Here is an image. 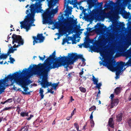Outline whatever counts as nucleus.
<instances>
[{
  "mask_svg": "<svg viewBox=\"0 0 131 131\" xmlns=\"http://www.w3.org/2000/svg\"><path fill=\"white\" fill-rule=\"evenodd\" d=\"M46 61L43 63H40L37 65L34 64L32 70H37V74L39 76L44 75V77H47L48 72L50 70L58 68L62 66L67 69L69 65L66 56L56 58V60L52 61Z\"/></svg>",
  "mask_w": 131,
  "mask_h": 131,
  "instance_id": "nucleus-1",
  "label": "nucleus"
},
{
  "mask_svg": "<svg viewBox=\"0 0 131 131\" xmlns=\"http://www.w3.org/2000/svg\"><path fill=\"white\" fill-rule=\"evenodd\" d=\"M33 67L30 65L28 69L25 68L23 69L21 72L19 71V72H16L13 74H10L7 77H5V79L0 80V86L2 84H4L8 82L9 80L12 81L14 80L17 84L24 87L32 83L28 78H30L34 74L36 73L34 70L37 71V70H32ZM37 71H36V72Z\"/></svg>",
  "mask_w": 131,
  "mask_h": 131,
  "instance_id": "nucleus-2",
  "label": "nucleus"
},
{
  "mask_svg": "<svg viewBox=\"0 0 131 131\" xmlns=\"http://www.w3.org/2000/svg\"><path fill=\"white\" fill-rule=\"evenodd\" d=\"M41 4L39 2H37L34 4H32L30 5V9L26 11V13L27 15L25 16L24 20L20 22L21 29L24 28L27 32L31 26H35V24H32L35 21L34 19L35 14L36 13H38L42 12L43 11L41 9Z\"/></svg>",
  "mask_w": 131,
  "mask_h": 131,
  "instance_id": "nucleus-3",
  "label": "nucleus"
},
{
  "mask_svg": "<svg viewBox=\"0 0 131 131\" xmlns=\"http://www.w3.org/2000/svg\"><path fill=\"white\" fill-rule=\"evenodd\" d=\"M70 14V13H66L64 14V16H67L66 18H65L64 16L61 15L59 20V24H57L58 26V25L62 26L61 32L63 34H65L68 32H73L77 29V27H74L75 26H78L76 25V20H75L71 17H69Z\"/></svg>",
  "mask_w": 131,
  "mask_h": 131,
  "instance_id": "nucleus-4",
  "label": "nucleus"
},
{
  "mask_svg": "<svg viewBox=\"0 0 131 131\" xmlns=\"http://www.w3.org/2000/svg\"><path fill=\"white\" fill-rule=\"evenodd\" d=\"M54 6H53L52 8ZM48 8L45 10V11L42 14L43 17V24H48L49 25H52L54 24V22L51 19L52 15L57 13L58 11V8L57 7L55 9H52L51 11H50V9Z\"/></svg>",
  "mask_w": 131,
  "mask_h": 131,
  "instance_id": "nucleus-5",
  "label": "nucleus"
},
{
  "mask_svg": "<svg viewBox=\"0 0 131 131\" xmlns=\"http://www.w3.org/2000/svg\"><path fill=\"white\" fill-rule=\"evenodd\" d=\"M117 63L118 64L116 67H114V63L113 61H110L107 63V67L111 70L113 71V70H115L116 71V79L119 78V74L121 72V71L122 70V71H123L125 69V68L123 70L124 65V63L122 61H121L119 63L117 62Z\"/></svg>",
  "mask_w": 131,
  "mask_h": 131,
  "instance_id": "nucleus-6",
  "label": "nucleus"
},
{
  "mask_svg": "<svg viewBox=\"0 0 131 131\" xmlns=\"http://www.w3.org/2000/svg\"><path fill=\"white\" fill-rule=\"evenodd\" d=\"M66 56L69 65L73 64L75 61L78 59H81L83 62L85 60L82 55H78L76 53H69Z\"/></svg>",
  "mask_w": 131,
  "mask_h": 131,
  "instance_id": "nucleus-7",
  "label": "nucleus"
},
{
  "mask_svg": "<svg viewBox=\"0 0 131 131\" xmlns=\"http://www.w3.org/2000/svg\"><path fill=\"white\" fill-rule=\"evenodd\" d=\"M12 38L13 39L12 43L13 44H14L15 43H17L18 44L17 45L15 44L13 46V48H17L23 45L24 41L21 36L13 34L12 36Z\"/></svg>",
  "mask_w": 131,
  "mask_h": 131,
  "instance_id": "nucleus-8",
  "label": "nucleus"
},
{
  "mask_svg": "<svg viewBox=\"0 0 131 131\" xmlns=\"http://www.w3.org/2000/svg\"><path fill=\"white\" fill-rule=\"evenodd\" d=\"M41 76L42 77V81L40 83V84L42 87L45 88L48 86H51L53 88L54 90L56 89L58 85V83L52 84L51 82H49L48 81L47 77H45L44 75H42Z\"/></svg>",
  "mask_w": 131,
  "mask_h": 131,
  "instance_id": "nucleus-9",
  "label": "nucleus"
},
{
  "mask_svg": "<svg viewBox=\"0 0 131 131\" xmlns=\"http://www.w3.org/2000/svg\"><path fill=\"white\" fill-rule=\"evenodd\" d=\"M98 0H87V2L88 5V9L90 10V12H91L90 9L93 7L95 6L97 8L102 9V2L99 3Z\"/></svg>",
  "mask_w": 131,
  "mask_h": 131,
  "instance_id": "nucleus-10",
  "label": "nucleus"
},
{
  "mask_svg": "<svg viewBox=\"0 0 131 131\" xmlns=\"http://www.w3.org/2000/svg\"><path fill=\"white\" fill-rule=\"evenodd\" d=\"M45 37L42 36V34H38L37 37L33 36L32 37V38L34 40L33 41V45H34L35 43H38V40H39V42L40 43L43 42L45 39Z\"/></svg>",
  "mask_w": 131,
  "mask_h": 131,
  "instance_id": "nucleus-11",
  "label": "nucleus"
},
{
  "mask_svg": "<svg viewBox=\"0 0 131 131\" xmlns=\"http://www.w3.org/2000/svg\"><path fill=\"white\" fill-rule=\"evenodd\" d=\"M110 108H112L115 106L117 105L119 102V100L118 99H114L113 100H111Z\"/></svg>",
  "mask_w": 131,
  "mask_h": 131,
  "instance_id": "nucleus-12",
  "label": "nucleus"
},
{
  "mask_svg": "<svg viewBox=\"0 0 131 131\" xmlns=\"http://www.w3.org/2000/svg\"><path fill=\"white\" fill-rule=\"evenodd\" d=\"M59 0H47L48 2V6L51 8L54 6L58 2Z\"/></svg>",
  "mask_w": 131,
  "mask_h": 131,
  "instance_id": "nucleus-13",
  "label": "nucleus"
},
{
  "mask_svg": "<svg viewBox=\"0 0 131 131\" xmlns=\"http://www.w3.org/2000/svg\"><path fill=\"white\" fill-rule=\"evenodd\" d=\"M56 54V52L55 51H54L52 53V54L50 55L49 57L47 58L46 60V61H47V62H48V61H53L54 60H56L55 57Z\"/></svg>",
  "mask_w": 131,
  "mask_h": 131,
  "instance_id": "nucleus-14",
  "label": "nucleus"
},
{
  "mask_svg": "<svg viewBox=\"0 0 131 131\" xmlns=\"http://www.w3.org/2000/svg\"><path fill=\"white\" fill-rule=\"evenodd\" d=\"M123 55L127 58H131V49H129L126 51L124 52L123 53Z\"/></svg>",
  "mask_w": 131,
  "mask_h": 131,
  "instance_id": "nucleus-15",
  "label": "nucleus"
},
{
  "mask_svg": "<svg viewBox=\"0 0 131 131\" xmlns=\"http://www.w3.org/2000/svg\"><path fill=\"white\" fill-rule=\"evenodd\" d=\"M112 128H114V122L113 118H110L108 120V124L107 125Z\"/></svg>",
  "mask_w": 131,
  "mask_h": 131,
  "instance_id": "nucleus-16",
  "label": "nucleus"
},
{
  "mask_svg": "<svg viewBox=\"0 0 131 131\" xmlns=\"http://www.w3.org/2000/svg\"><path fill=\"white\" fill-rule=\"evenodd\" d=\"M99 40L97 41V44H101L103 42H106V40H110V38L108 39H104V38L101 36H100L99 37Z\"/></svg>",
  "mask_w": 131,
  "mask_h": 131,
  "instance_id": "nucleus-17",
  "label": "nucleus"
},
{
  "mask_svg": "<svg viewBox=\"0 0 131 131\" xmlns=\"http://www.w3.org/2000/svg\"><path fill=\"white\" fill-rule=\"evenodd\" d=\"M70 3V4H72V2L70 0H64V7H67V8L69 10L70 9L72 8L71 6H68V4Z\"/></svg>",
  "mask_w": 131,
  "mask_h": 131,
  "instance_id": "nucleus-18",
  "label": "nucleus"
},
{
  "mask_svg": "<svg viewBox=\"0 0 131 131\" xmlns=\"http://www.w3.org/2000/svg\"><path fill=\"white\" fill-rule=\"evenodd\" d=\"M123 114L120 113L116 115V121L118 122L121 121L122 119Z\"/></svg>",
  "mask_w": 131,
  "mask_h": 131,
  "instance_id": "nucleus-19",
  "label": "nucleus"
},
{
  "mask_svg": "<svg viewBox=\"0 0 131 131\" xmlns=\"http://www.w3.org/2000/svg\"><path fill=\"white\" fill-rule=\"evenodd\" d=\"M29 128V126L28 125H25L23 127H22L20 129L21 131H28Z\"/></svg>",
  "mask_w": 131,
  "mask_h": 131,
  "instance_id": "nucleus-20",
  "label": "nucleus"
},
{
  "mask_svg": "<svg viewBox=\"0 0 131 131\" xmlns=\"http://www.w3.org/2000/svg\"><path fill=\"white\" fill-rule=\"evenodd\" d=\"M24 89V91L25 92H23V94L25 95L27 94H29L30 93V92H26L28 90V88L27 87H26V86H24V87H22Z\"/></svg>",
  "mask_w": 131,
  "mask_h": 131,
  "instance_id": "nucleus-21",
  "label": "nucleus"
},
{
  "mask_svg": "<svg viewBox=\"0 0 131 131\" xmlns=\"http://www.w3.org/2000/svg\"><path fill=\"white\" fill-rule=\"evenodd\" d=\"M28 112H22L20 113V116L22 117H24L25 116H28Z\"/></svg>",
  "mask_w": 131,
  "mask_h": 131,
  "instance_id": "nucleus-22",
  "label": "nucleus"
},
{
  "mask_svg": "<svg viewBox=\"0 0 131 131\" xmlns=\"http://www.w3.org/2000/svg\"><path fill=\"white\" fill-rule=\"evenodd\" d=\"M120 88L119 87H117L114 90V92L116 95L118 94L120 92Z\"/></svg>",
  "mask_w": 131,
  "mask_h": 131,
  "instance_id": "nucleus-23",
  "label": "nucleus"
},
{
  "mask_svg": "<svg viewBox=\"0 0 131 131\" xmlns=\"http://www.w3.org/2000/svg\"><path fill=\"white\" fill-rule=\"evenodd\" d=\"M67 39V41H68L70 40H71L72 41V44H76V40L73 41V38L71 36H69L68 37V38Z\"/></svg>",
  "mask_w": 131,
  "mask_h": 131,
  "instance_id": "nucleus-24",
  "label": "nucleus"
},
{
  "mask_svg": "<svg viewBox=\"0 0 131 131\" xmlns=\"http://www.w3.org/2000/svg\"><path fill=\"white\" fill-rule=\"evenodd\" d=\"M92 80L94 84H95L97 83L98 80L97 79H96L95 77L94 76H92Z\"/></svg>",
  "mask_w": 131,
  "mask_h": 131,
  "instance_id": "nucleus-25",
  "label": "nucleus"
},
{
  "mask_svg": "<svg viewBox=\"0 0 131 131\" xmlns=\"http://www.w3.org/2000/svg\"><path fill=\"white\" fill-rule=\"evenodd\" d=\"M106 28V26H104V24H102L99 26V29L102 30H104V28Z\"/></svg>",
  "mask_w": 131,
  "mask_h": 131,
  "instance_id": "nucleus-26",
  "label": "nucleus"
},
{
  "mask_svg": "<svg viewBox=\"0 0 131 131\" xmlns=\"http://www.w3.org/2000/svg\"><path fill=\"white\" fill-rule=\"evenodd\" d=\"M90 49L91 50V52H92L93 51L94 52H95L96 51V47L93 45H91L90 47Z\"/></svg>",
  "mask_w": 131,
  "mask_h": 131,
  "instance_id": "nucleus-27",
  "label": "nucleus"
},
{
  "mask_svg": "<svg viewBox=\"0 0 131 131\" xmlns=\"http://www.w3.org/2000/svg\"><path fill=\"white\" fill-rule=\"evenodd\" d=\"M80 90L82 92L85 93L86 91V90L85 88L83 87H80L79 88Z\"/></svg>",
  "mask_w": 131,
  "mask_h": 131,
  "instance_id": "nucleus-28",
  "label": "nucleus"
},
{
  "mask_svg": "<svg viewBox=\"0 0 131 131\" xmlns=\"http://www.w3.org/2000/svg\"><path fill=\"white\" fill-rule=\"evenodd\" d=\"M96 109V107L94 105L92 106L91 107L89 108V111H91L93 110H95Z\"/></svg>",
  "mask_w": 131,
  "mask_h": 131,
  "instance_id": "nucleus-29",
  "label": "nucleus"
},
{
  "mask_svg": "<svg viewBox=\"0 0 131 131\" xmlns=\"http://www.w3.org/2000/svg\"><path fill=\"white\" fill-rule=\"evenodd\" d=\"M107 15L108 14L107 13L104 12L103 13V15L101 16V17L104 19L105 17L106 16H107Z\"/></svg>",
  "mask_w": 131,
  "mask_h": 131,
  "instance_id": "nucleus-30",
  "label": "nucleus"
},
{
  "mask_svg": "<svg viewBox=\"0 0 131 131\" xmlns=\"http://www.w3.org/2000/svg\"><path fill=\"white\" fill-rule=\"evenodd\" d=\"M126 64L128 66H131V59H130L126 63Z\"/></svg>",
  "mask_w": 131,
  "mask_h": 131,
  "instance_id": "nucleus-31",
  "label": "nucleus"
},
{
  "mask_svg": "<svg viewBox=\"0 0 131 131\" xmlns=\"http://www.w3.org/2000/svg\"><path fill=\"white\" fill-rule=\"evenodd\" d=\"M96 85V87L99 90L100 88V87L101 86L102 84L101 83H99L98 84L97 83L95 84Z\"/></svg>",
  "mask_w": 131,
  "mask_h": 131,
  "instance_id": "nucleus-32",
  "label": "nucleus"
},
{
  "mask_svg": "<svg viewBox=\"0 0 131 131\" xmlns=\"http://www.w3.org/2000/svg\"><path fill=\"white\" fill-rule=\"evenodd\" d=\"M12 107H6L3 108L2 110V111H5L6 110H9L12 109Z\"/></svg>",
  "mask_w": 131,
  "mask_h": 131,
  "instance_id": "nucleus-33",
  "label": "nucleus"
},
{
  "mask_svg": "<svg viewBox=\"0 0 131 131\" xmlns=\"http://www.w3.org/2000/svg\"><path fill=\"white\" fill-rule=\"evenodd\" d=\"M10 58H9V59L10 60V62L11 63H13V62H14L15 61L14 59L13 58H12V57H10L11 56V55H9Z\"/></svg>",
  "mask_w": 131,
  "mask_h": 131,
  "instance_id": "nucleus-34",
  "label": "nucleus"
},
{
  "mask_svg": "<svg viewBox=\"0 0 131 131\" xmlns=\"http://www.w3.org/2000/svg\"><path fill=\"white\" fill-rule=\"evenodd\" d=\"M109 47V46H108V45H106V46L105 47H104L103 48H104V50H102V51L103 53L104 52V50H106V49H107Z\"/></svg>",
  "mask_w": 131,
  "mask_h": 131,
  "instance_id": "nucleus-35",
  "label": "nucleus"
},
{
  "mask_svg": "<svg viewBox=\"0 0 131 131\" xmlns=\"http://www.w3.org/2000/svg\"><path fill=\"white\" fill-rule=\"evenodd\" d=\"M90 123L91 124V126L92 127H93L94 126V123L93 119H92L91 120Z\"/></svg>",
  "mask_w": 131,
  "mask_h": 131,
  "instance_id": "nucleus-36",
  "label": "nucleus"
},
{
  "mask_svg": "<svg viewBox=\"0 0 131 131\" xmlns=\"http://www.w3.org/2000/svg\"><path fill=\"white\" fill-rule=\"evenodd\" d=\"M12 47H13L12 46L9 49V51L11 53H13L14 52Z\"/></svg>",
  "mask_w": 131,
  "mask_h": 131,
  "instance_id": "nucleus-37",
  "label": "nucleus"
},
{
  "mask_svg": "<svg viewBox=\"0 0 131 131\" xmlns=\"http://www.w3.org/2000/svg\"><path fill=\"white\" fill-rule=\"evenodd\" d=\"M128 124L129 126L130 127H131V118L129 119L128 122Z\"/></svg>",
  "mask_w": 131,
  "mask_h": 131,
  "instance_id": "nucleus-38",
  "label": "nucleus"
},
{
  "mask_svg": "<svg viewBox=\"0 0 131 131\" xmlns=\"http://www.w3.org/2000/svg\"><path fill=\"white\" fill-rule=\"evenodd\" d=\"M48 92L49 93H50L51 94H53L54 93V91H52L53 90V88H51L50 90H48Z\"/></svg>",
  "mask_w": 131,
  "mask_h": 131,
  "instance_id": "nucleus-39",
  "label": "nucleus"
},
{
  "mask_svg": "<svg viewBox=\"0 0 131 131\" xmlns=\"http://www.w3.org/2000/svg\"><path fill=\"white\" fill-rule=\"evenodd\" d=\"M67 39L66 38H63V39L62 42V45H64L66 42H67Z\"/></svg>",
  "mask_w": 131,
  "mask_h": 131,
  "instance_id": "nucleus-40",
  "label": "nucleus"
},
{
  "mask_svg": "<svg viewBox=\"0 0 131 131\" xmlns=\"http://www.w3.org/2000/svg\"><path fill=\"white\" fill-rule=\"evenodd\" d=\"M114 96V94H111L110 96V98L111 99V100H113L114 99H113Z\"/></svg>",
  "mask_w": 131,
  "mask_h": 131,
  "instance_id": "nucleus-41",
  "label": "nucleus"
},
{
  "mask_svg": "<svg viewBox=\"0 0 131 131\" xmlns=\"http://www.w3.org/2000/svg\"><path fill=\"white\" fill-rule=\"evenodd\" d=\"M6 102L11 103L13 101V99L12 98L8 99L6 100Z\"/></svg>",
  "mask_w": 131,
  "mask_h": 131,
  "instance_id": "nucleus-42",
  "label": "nucleus"
},
{
  "mask_svg": "<svg viewBox=\"0 0 131 131\" xmlns=\"http://www.w3.org/2000/svg\"><path fill=\"white\" fill-rule=\"evenodd\" d=\"M99 63L100 64H102L103 66H106V62L105 61L103 63L102 62H101V61H100Z\"/></svg>",
  "mask_w": 131,
  "mask_h": 131,
  "instance_id": "nucleus-43",
  "label": "nucleus"
},
{
  "mask_svg": "<svg viewBox=\"0 0 131 131\" xmlns=\"http://www.w3.org/2000/svg\"><path fill=\"white\" fill-rule=\"evenodd\" d=\"M40 96H41V99H43L44 97V95L43 94V93H39Z\"/></svg>",
  "mask_w": 131,
  "mask_h": 131,
  "instance_id": "nucleus-44",
  "label": "nucleus"
},
{
  "mask_svg": "<svg viewBox=\"0 0 131 131\" xmlns=\"http://www.w3.org/2000/svg\"><path fill=\"white\" fill-rule=\"evenodd\" d=\"M34 116L32 115H30V117H29L26 118V119L27 120H30L31 118Z\"/></svg>",
  "mask_w": 131,
  "mask_h": 131,
  "instance_id": "nucleus-45",
  "label": "nucleus"
},
{
  "mask_svg": "<svg viewBox=\"0 0 131 131\" xmlns=\"http://www.w3.org/2000/svg\"><path fill=\"white\" fill-rule=\"evenodd\" d=\"M125 25L123 23H121L120 22L119 26L120 27H123Z\"/></svg>",
  "mask_w": 131,
  "mask_h": 131,
  "instance_id": "nucleus-46",
  "label": "nucleus"
},
{
  "mask_svg": "<svg viewBox=\"0 0 131 131\" xmlns=\"http://www.w3.org/2000/svg\"><path fill=\"white\" fill-rule=\"evenodd\" d=\"M100 90H99V91L98 92V93L97 95V97H100Z\"/></svg>",
  "mask_w": 131,
  "mask_h": 131,
  "instance_id": "nucleus-47",
  "label": "nucleus"
},
{
  "mask_svg": "<svg viewBox=\"0 0 131 131\" xmlns=\"http://www.w3.org/2000/svg\"><path fill=\"white\" fill-rule=\"evenodd\" d=\"M88 43L87 42L85 43L84 45V46L85 48H87L88 47Z\"/></svg>",
  "mask_w": 131,
  "mask_h": 131,
  "instance_id": "nucleus-48",
  "label": "nucleus"
},
{
  "mask_svg": "<svg viewBox=\"0 0 131 131\" xmlns=\"http://www.w3.org/2000/svg\"><path fill=\"white\" fill-rule=\"evenodd\" d=\"M93 112H94V111L92 112L91 114L90 115V119H91V120L92 119H93V116L92 114H93Z\"/></svg>",
  "mask_w": 131,
  "mask_h": 131,
  "instance_id": "nucleus-49",
  "label": "nucleus"
},
{
  "mask_svg": "<svg viewBox=\"0 0 131 131\" xmlns=\"http://www.w3.org/2000/svg\"><path fill=\"white\" fill-rule=\"evenodd\" d=\"M43 92H44V91H43V89H42L41 88H40V89L39 93H43Z\"/></svg>",
  "mask_w": 131,
  "mask_h": 131,
  "instance_id": "nucleus-50",
  "label": "nucleus"
},
{
  "mask_svg": "<svg viewBox=\"0 0 131 131\" xmlns=\"http://www.w3.org/2000/svg\"><path fill=\"white\" fill-rule=\"evenodd\" d=\"M72 118V116H71H71H68L67 117L66 119L67 120L69 121L71 118Z\"/></svg>",
  "mask_w": 131,
  "mask_h": 131,
  "instance_id": "nucleus-51",
  "label": "nucleus"
},
{
  "mask_svg": "<svg viewBox=\"0 0 131 131\" xmlns=\"http://www.w3.org/2000/svg\"><path fill=\"white\" fill-rule=\"evenodd\" d=\"M108 129L109 131H114V128H108Z\"/></svg>",
  "mask_w": 131,
  "mask_h": 131,
  "instance_id": "nucleus-52",
  "label": "nucleus"
},
{
  "mask_svg": "<svg viewBox=\"0 0 131 131\" xmlns=\"http://www.w3.org/2000/svg\"><path fill=\"white\" fill-rule=\"evenodd\" d=\"M74 126L76 128L77 126H79L78 125V123H75L74 124Z\"/></svg>",
  "mask_w": 131,
  "mask_h": 131,
  "instance_id": "nucleus-53",
  "label": "nucleus"
},
{
  "mask_svg": "<svg viewBox=\"0 0 131 131\" xmlns=\"http://www.w3.org/2000/svg\"><path fill=\"white\" fill-rule=\"evenodd\" d=\"M10 52L8 51V52L7 53L5 54V55L7 57V56L8 55H9V54L10 53Z\"/></svg>",
  "mask_w": 131,
  "mask_h": 131,
  "instance_id": "nucleus-54",
  "label": "nucleus"
},
{
  "mask_svg": "<svg viewBox=\"0 0 131 131\" xmlns=\"http://www.w3.org/2000/svg\"><path fill=\"white\" fill-rule=\"evenodd\" d=\"M75 110V108L74 109V110L71 113V116H72L74 114V111Z\"/></svg>",
  "mask_w": 131,
  "mask_h": 131,
  "instance_id": "nucleus-55",
  "label": "nucleus"
},
{
  "mask_svg": "<svg viewBox=\"0 0 131 131\" xmlns=\"http://www.w3.org/2000/svg\"><path fill=\"white\" fill-rule=\"evenodd\" d=\"M74 100L73 99L72 97V96H71L70 100V101L71 102H72V101Z\"/></svg>",
  "mask_w": 131,
  "mask_h": 131,
  "instance_id": "nucleus-56",
  "label": "nucleus"
},
{
  "mask_svg": "<svg viewBox=\"0 0 131 131\" xmlns=\"http://www.w3.org/2000/svg\"><path fill=\"white\" fill-rule=\"evenodd\" d=\"M39 58L40 60L43 61L44 60V58L43 57H40V56H39Z\"/></svg>",
  "mask_w": 131,
  "mask_h": 131,
  "instance_id": "nucleus-57",
  "label": "nucleus"
},
{
  "mask_svg": "<svg viewBox=\"0 0 131 131\" xmlns=\"http://www.w3.org/2000/svg\"><path fill=\"white\" fill-rule=\"evenodd\" d=\"M83 71L82 70L79 73V74L80 75H82L83 74Z\"/></svg>",
  "mask_w": 131,
  "mask_h": 131,
  "instance_id": "nucleus-58",
  "label": "nucleus"
},
{
  "mask_svg": "<svg viewBox=\"0 0 131 131\" xmlns=\"http://www.w3.org/2000/svg\"><path fill=\"white\" fill-rule=\"evenodd\" d=\"M128 8L129 9H131V4H129L128 7Z\"/></svg>",
  "mask_w": 131,
  "mask_h": 131,
  "instance_id": "nucleus-59",
  "label": "nucleus"
},
{
  "mask_svg": "<svg viewBox=\"0 0 131 131\" xmlns=\"http://www.w3.org/2000/svg\"><path fill=\"white\" fill-rule=\"evenodd\" d=\"M128 100L129 101H131V93L128 97Z\"/></svg>",
  "mask_w": 131,
  "mask_h": 131,
  "instance_id": "nucleus-60",
  "label": "nucleus"
},
{
  "mask_svg": "<svg viewBox=\"0 0 131 131\" xmlns=\"http://www.w3.org/2000/svg\"><path fill=\"white\" fill-rule=\"evenodd\" d=\"M87 10V9L85 8V9H84L83 8V13H84Z\"/></svg>",
  "mask_w": 131,
  "mask_h": 131,
  "instance_id": "nucleus-61",
  "label": "nucleus"
},
{
  "mask_svg": "<svg viewBox=\"0 0 131 131\" xmlns=\"http://www.w3.org/2000/svg\"><path fill=\"white\" fill-rule=\"evenodd\" d=\"M20 111V107L19 106H17V111Z\"/></svg>",
  "mask_w": 131,
  "mask_h": 131,
  "instance_id": "nucleus-62",
  "label": "nucleus"
},
{
  "mask_svg": "<svg viewBox=\"0 0 131 131\" xmlns=\"http://www.w3.org/2000/svg\"><path fill=\"white\" fill-rule=\"evenodd\" d=\"M79 8L81 10H83V9L84 8V7L81 6H80L79 7Z\"/></svg>",
  "mask_w": 131,
  "mask_h": 131,
  "instance_id": "nucleus-63",
  "label": "nucleus"
},
{
  "mask_svg": "<svg viewBox=\"0 0 131 131\" xmlns=\"http://www.w3.org/2000/svg\"><path fill=\"white\" fill-rule=\"evenodd\" d=\"M110 4L111 5H113L114 4V2H113L112 1H110Z\"/></svg>",
  "mask_w": 131,
  "mask_h": 131,
  "instance_id": "nucleus-64",
  "label": "nucleus"
}]
</instances>
